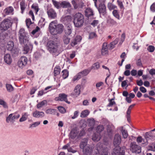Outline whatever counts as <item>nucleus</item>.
Segmentation results:
<instances>
[{
  "label": "nucleus",
  "instance_id": "nucleus-31",
  "mask_svg": "<svg viewBox=\"0 0 155 155\" xmlns=\"http://www.w3.org/2000/svg\"><path fill=\"white\" fill-rule=\"evenodd\" d=\"M91 70L90 68H88L86 69H84L82 71L79 73V74H80L81 75V77L86 76L91 71Z\"/></svg>",
  "mask_w": 155,
  "mask_h": 155
},
{
  "label": "nucleus",
  "instance_id": "nucleus-45",
  "mask_svg": "<svg viewBox=\"0 0 155 155\" xmlns=\"http://www.w3.org/2000/svg\"><path fill=\"white\" fill-rule=\"evenodd\" d=\"M118 42V39H116L113 41L111 42L110 45V48L111 49H112L114 48L115 45L117 44Z\"/></svg>",
  "mask_w": 155,
  "mask_h": 155
},
{
  "label": "nucleus",
  "instance_id": "nucleus-51",
  "mask_svg": "<svg viewBox=\"0 0 155 155\" xmlns=\"http://www.w3.org/2000/svg\"><path fill=\"white\" fill-rule=\"evenodd\" d=\"M72 32V30L71 27L68 26L66 30L65 31V33L67 35H70Z\"/></svg>",
  "mask_w": 155,
  "mask_h": 155
},
{
  "label": "nucleus",
  "instance_id": "nucleus-16",
  "mask_svg": "<svg viewBox=\"0 0 155 155\" xmlns=\"http://www.w3.org/2000/svg\"><path fill=\"white\" fill-rule=\"evenodd\" d=\"M98 10L100 14L104 15L106 13V7L104 4H100L98 8Z\"/></svg>",
  "mask_w": 155,
  "mask_h": 155
},
{
  "label": "nucleus",
  "instance_id": "nucleus-12",
  "mask_svg": "<svg viewBox=\"0 0 155 155\" xmlns=\"http://www.w3.org/2000/svg\"><path fill=\"white\" fill-rule=\"evenodd\" d=\"M79 131L76 129L71 130L69 134V139H74L76 137L78 138Z\"/></svg>",
  "mask_w": 155,
  "mask_h": 155
},
{
  "label": "nucleus",
  "instance_id": "nucleus-6",
  "mask_svg": "<svg viewBox=\"0 0 155 155\" xmlns=\"http://www.w3.org/2000/svg\"><path fill=\"white\" fill-rule=\"evenodd\" d=\"M125 148L120 146H116L113 150L112 155H124Z\"/></svg>",
  "mask_w": 155,
  "mask_h": 155
},
{
  "label": "nucleus",
  "instance_id": "nucleus-46",
  "mask_svg": "<svg viewBox=\"0 0 155 155\" xmlns=\"http://www.w3.org/2000/svg\"><path fill=\"white\" fill-rule=\"evenodd\" d=\"M114 100V98H112L111 99L109 100L108 101L109 103L107 105V106L108 107H112L113 105H115L116 104V103Z\"/></svg>",
  "mask_w": 155,
  "mask_h": 155
},
{
  "label": "nucleus",
  "instance_id": "nucleus-17",
  "mask_svg": "<svg viewBox=\"0 0 155 155\" xmlns=\"http://www.w3.org/2000/svg\"><path fill=\"white\" fill-rule=\"evenodd\" d=\"M92 151V148L88 146L85 147L83 151L84 155H91Z\"/></svg>",
  "mask_w": 155,
  "mask_h": 155
},
{
  "label": "nucleus",
  "instance_id": "nucleus-5",
  "mask_svg": "<svg viewBox=\"0 0 155 155\" xmlns=\"http://www.w3.org/2000/svg\"><path fill=\"white\" fill-rule=\"evenodd\" d=\"M57 45L56 43L53 41H49L47 44L48 50L51 53L56 52L57 50Z\"/></svg>",
  "mask_w": 155,
  "mask_h": 155
},
{
  "label": "nucleus",
  "instance_id": "nucleus-24",
  "mask_svg": "<svg viewBox=\"0 0 155 155\" xmlns=\"http://www.w3.org/2000/svg\"><path fill=\"white\" fill-rule=\"evenodd\" d=\"M101 138V135L99 133H95L92 136V140L94 142H97Z\"/></svg>",
  "mask_w": 155,
  "mask_h": 155
},
{
  "label": "nucleus",
  "instance_id": "nucleus-1",
  "mask_svg": "<svg viewBox=\"0 0 155 155\" xmlns=\"http://www.w3.org/2000/svg\"><path fill=\"white\" fill-rule=\"evenodd\" d=\"M49 29L51 34L55 35L62 33L64 30V26L62 24H58L56 21H54L49 24Z\"/></svg>",
  "mask_w": 155,
  "mask_h": 155
},
{
  "label": "nucleus",
  "instance_id": "nucleus-13",
  "mask_svg": "<svg viewBox=\"0 0 155 155\" xmlns=\"http://www.w3.org/2000/svg\"><path fill=\"white\" fill-rule=\"evenodd\" d=\"M121 137L118 134H116L114 137V146H118L121 143Z\"/></svg>",
  "mask_w": 155,
  "mask_h": 155
},
{
  "label": "nucleus",
  "instance_id": "nucleus-14",
  "mask_svg": "<svg viewBox=\"0 0 155 155\" xmlns=\"http://www.w3.org/2000/svg\"><path fill=\"white\" fill-rule=\"evenodd\" d=\"M81 88V86L80 85H78L75 87L74 92L71 94V96H74V97H78L80 94Z\"/></svg>",
  "mask_w": 155,
  "mask_h": 155
},
{
  "label": "nucleus",
  "instance_id": "nucleus-3",
  "mask_svg": "<svg viewBox=\"0 0 155 155\" xmlns=\"http://www.w3.org/2000/svg\"><path fill=\"white\" fill-rule=\"evenodd\" d=\"M84 21V16L82 14L78 12L74 15L73 22L75 27L77 28L81 27L83 25Z\"/></svg>",
  "mask_w": 155,
  "mask_h": 155
},
{
  "label": "nucleus",
  "instance_id": "nucleus-61",
  "mask_svg": "<svg viewBox=\"0 0 155 155\" xmlns=\"http://www.w3.org/2000/svg\"><path fill=\"white\" fill-rule=\"evenodd\" d=\"M0 105H2L5 108L7 107L6 102L1 99H0Z\"/></svg>",
  "mask_w": 155,
  "mask_h": 155
},
{
  "label": "nucleus",
  "instance_id": "nucleus-36",
  "mask_svg": "<svg viewBox=\"0 0 155 155\" xmlns=\"http://www.w3.org/2000/svg\"><path fill=\"white\" fill-rule=\"evenodd\" d=\"M61 8H70L71 7V5L69 2L64 1L61 2Z\"/></svg>",
  "mask_w": 155,
  "mask_h": 155
},
{
  "label": "nucleus",
  "instance_id": "nucleus-40",
  "mask_svg": "<svg viewBox=\"0 0 155 155\" xmlns=\"http://www.w3.org/2000/svg\"><path fill=\"white\" fill-rule=\"evenodd\" d=\"M47 104V101L45 100H43L37 104V108L38 109H39Z\"/></svg>",
  "mask_w": 155,
  "mask_h": 155
},
{
  "label": "nucleus",
  "instance_id": "nucleus-32",
  "mask_svg": "<svg viewBox=\"0 0 155 155\" xmlns=\"http://www.w3.org/2000/svg\"><path fill=\"white\" fill-rule=\"evenodd\" d=\"M12 54L15 57L17 56L19 52L18 49L15 47H14L10 51Z\"/></svg>",
  "mask_w": 155,
  "mask_h": 155
},
{
  "label": "nucleus",
  "instance_id": "nucleus-39",
  "mask_svg": "<svg viewBox=\"0 0 155 155\" xmlns=\"http://www.w3.org/2000/svg\"><path fill=\"white\" fill-rule=\"evenodd\" d=\"M61 73L62 74V77L64 79H66L68 76L69 72L66 69L63 70Z\"/></svg>",
  "mask_w": 155,
  "mask_h": 155
},
{
  "label": "nucleus",
  "instance_id": "nucleus-44",
  "mask_svg": "<svg viewBox=\"0 0 155 155\" xmlns=\"http://www.w3.org/2000/svg\"><path fill=\"white\" fill-rule=\"evenodd\" d=\"M56 110L54 109H48L45 111V113L47 114H54Z\"/></svg>",
  "mask_w": 155,
  "mask_h": 155
},
{
  "label": "nucleus",
  "instance_id": "nucleus-28",
  "mask_svg": "<svg viewBox=\"0 0 155 155\" xmlns=\"http://www.w3.org/2000/svg\"><path fill=\"white\" fill-rule=\"evenodd\" d=\"M13 11L14 9L13 7L12 6H9L5 8L4 11V12L6 15H8L12 14Z\"/></svg>",
  "mask_w": 155,
  "mask_h": 155
},
{
  "label": "nucleus",
  "instance_id": "nucleus-22",
  "mask_svg": "<svg viewBox=\"0 0 155 155\" xmlns=\"http://www.w3.org/2000/svg\"><path fill=\"white\" fill-rule=\"evenodd\" d=\"M85 15L88 18L94 15V14L93 10L91 8H87L85 11Z\"/></svg>",
  "mask_w": 155,
  "mask_h": 155
},
{
  "label": "nucleus",
  "instance_id": "nucleus-7",
  "mask_svg": "<svg viewBox=\"0 0 155 155\" xmlns=\"http://www.w3.org/2000/svg\"><path fill=\"white\" fill-rule=\"evenodd\" d=\"M144 137L145 140H143L144 143L143 144L148 143V141L150 140H153L154 139L155 137L151 131L146 132L145 134Z\"/></svg>",
  "mask_w": 155,
  "mask_h": 155
},
{
  "label": "nucleus",
  "instance_id": "nucleus-58",
  "mask_svg": "<svg viewBox=\"0 0 155 155\" xmlns=\"http://www.w3.org/2000/svg\"><path fill=\"white\" fill-rule=\"evenodd\" d=\"M58 108L59 112L61 113L64 114L66 112L65 108L63 107L59 106L58 107Z\"/></svg>",
  "mask_w": 155,
  "mask_h": 155
},
{
  "label": "nucleus",
  "instance_id": "nucleus-64",
  "mask_svg": "<svg viewBox=\"0 0 155 155\" xmlns=\"http://www.w3.org/2000/svg\"><path fill=\"white\" fill-rule=\"evenodd\" d=\"M103 84L104 83L102 82H100L97 83L96 84V88L98 89L99 87H100L101 86H103Z\"/></svg>",
  "mask_w": 155,
  "mask_h": 155
},
{
  "label": "nucleus",
  "instance_id": "nucleus-35",
  "mask_svg": "<svg viewBox=\"0 0 155 155\" xmlns=\"http://www.w3.org/2000/svg\"><path fill=\"white\" fill-rule=\"evenodd\" d=\"M52 2L54 6L57 9L61 8V2H58L55 0H52Z\"/></svg>",
  "mask_w": 155,
  "mask_h": 155
},
{
  "label": "nucleus",
  "instance_id": "nucleus-50",
  "mask_svg": "<svg viewBox=\"0 0 155 155\" xmlns=\"http://www.w3.org/2000/svg\"><path fill=\"white\" fill-rule=\"evenodd\" d=\"M31 8L34 10L36 14H37L39 10V8L37 4H33L31 6Z\"/></svg>",
  "mask_w": 155,
  "mask_h": 155
},
{
  "label": "nucleus",
  "instance_id": "nucleus-27",
  "mask_svg": "<svg viewBox=\"0 0 155 155\" xmlns=\"http://www.w3.org/2000/svg\"><path fill=\"white\" fill-rule=\"evenodd\" d=\"M87 139L85 138H84L80 145V148L83 149L85 147L87 146Z\"/></svg>",
  "mask_w": 155,
  "mask_h": 155
},
{
  "label": "nucleus",
  "instance_id": "nucleus-54",
  "mask_svg": "<svg viewBox=\"0 0 155 155\" xmlns=\"http://www.w3.org/2000/svg\"><path fill=\"white\" fill-rule=\"evenodd\" d=\"M25 45V46L23 48V53L24 54H26L28 52L30 49L28 46V45Z\"/></svg>",
  "mask_w": 155,
  "mask_h": 155
},
{
  "label": "nucleus",
  "instance_id": "nucleus-33",
  "mask_svg": "<svg viewBox=\"0 0 155 155\" xmlns=\"http://www.w3.org/2000/svg\"><path fill=\"white\" fill-rule=\"evenodd\" d=\"M87 122L88 125L91 127V129H92L95 124V121L93 118H89L87 120Z\"/></svg>",
  "mask_w": 155,
  "mask_h": 155
},
{
  "label": "nucleus",
  "instance_id": "nucleus-18",
  "mask_svg": "<svg viewBox=\"0 0 155 155\" xmlns=\"http://www.w3.org/2000/svg\"><path fill=\"white\" fill-rule=\"evenodd\" d=\"M33 116L36 118L42 117L45 116V114L42 111L36 110L33 113Z\"/></svg>",
  "mask_w": 155,
  "mask_h": 155
},
{
  "label": "nucleus",
  "instance_id": "nucleus-60",
  "mask_svg": "<svg viewBox=\"0 0 155 155\" xmlns=\"http://www.w3.org/2000/svg\"><path fill=\"white\" fill-rule=\"evenodd\" d=\"M26 26L28 28H29L30 25L32 24L31 20L30 18H28L26 20Z\"/></svg>",
  "mask_w": 155,
  "mask_h": 155
},
{
  "label": "nucleus",
  "instance_id": "nucleus-29",
  "mask_svg": "<svg viewBox=\"0 0 155 155\" xmlns=\"http://www.w3.org/2000/svg\"><path fill=\"white\" fill-rule=\"evenodd\" d=\"M6 47L7 50L10 51L14 47L13 42L12 41H8V43Z\"/></svg>",
  "mask_w": 155,
  "mask_h": 155
},
{
  "label": "nucleus",
  "instance_id": "nucleus-49",
  "mask_svg": "<svg viewBox=\"0 0 155 155\" xmlns=\"http://www.w3.org/2000/svg\"><path fill=\"white\" fill-rule=\"evenodd\" d=\"M6 87L7 90L9 92H11L13 90V87L12 86L9 84H6Z\"/></svg>",
  "mask_w": 155,
  "mask_h": 155
},
{
  "label": "nucleus",
  "instance_id": "nucleus-25",
  "mask_svg": "<svg viewBox=\"0 0 155 155\" xmlns=\"http://www.w3.org/2000/svg\"><path fill=\"white\" fill-rule=\"evenodd\" d=\"M20 5L21 10V13L22 14H23L24 11H25L27 6V5L25 3V0H20Z\"/></svg>",
  "mask_w": 155,
  "mask_h": 155
},
{
  "label": "nucleus",
  "instance_id": "nucleus-19",
  "mask_svg": "<svg viewBox=\"0 0 155 155\" xmlns=\"http://www.w3.org/2000/svg\"><path fill=\"white\" fill-rule=\"evenodd\" d=\"M135 105V104H134L130 105L127 110L126 112V117H127V121L129 122L130 121V114L131 113V111Z\"/></svg>",
  "mask_w": 155,
  "mask_h": 155
},
{
  "label": "nucleus",
  "instance_id": "nucleus-9",
  "mask_svg": "<svg viewBox=\"0 0 155 155\" xmlns=\"http://www.w3.org/2000/svg\"><path fill=\"white\" fill-rule=\"evenodd\" d=\"M71 2L75 9L82 8L84 5V3L79 2L78 0H73Z\"/></svg>",
  "mask_w": 155,
  "mask_h": 155
},
{
  "label": "nucleus",
  "instance_id": "nucleus-48",
  "mask_svg": "<svg viewBox=\"0 0 155 155\" xmlns=\"http://www.w3.org/2000/svg\"><path fill=\"white\" fill-rule=\"evenodd\" d=\"M70 38L68 36H64L63 37V40L64 43L65 44H68L70 41Z\"/></svg>",
  "mask_w": 155,
  "mask_h": 155
},
{
  "label": "nucleus",
  "instance_id": "nucleus-21",
  "mask_svg": "<svg viewBox=\"0 0 155 155\" xmlns=\"http://www.w3.org/2000/svg\"><path fill=\"white\" fill-rule=\"evenodd\" d=\"M81 37L80 36H77L73 40L71 43V45L72 46H74L77 44L78 42H79L81 40Z\"/></svg>",
  "mask_w": 155,
  "mask_h": 155
},
{
  "label": "nucleus",
  "instance_id": "nucleus-4",
  "mask_svg": "<svg viewBox=\"0 0 155 155\" xmlns=\"http://www.w3.org/2000/svg\"><path fill=\"white\" fill-rule=\"evenodd\" d=\"M12 23V21L11 18H8L4 19L1 24V29L4 31L7 30L11 26Z\"/></svg>",
  "mask_w": 155,
  "mask_h": 155
},
{
  "label": "nucleus",
  "instance_id": "nucleus-15",
  "mask_svg": "<svg viewBox=\"0 0 155 155\" xmlns=\"http://www.w3.org/2000/svg\"><path fill=\"white\" fill-rule=\"evenodd\" d=\"M47 14L49 18L54 19L57 17V13L53 8H50L47 11Z\"/></svg>",
  "mask_w": 155,
  "mask_h": 155
},
{
  "label": "nucleus",
  "instance_id": "nucleus-26",
  "mask_svg": "<svg viewBox=\"0 0 155 155\" xmlns=\"http://www.w3.org/2000/svg\"><path fill=\"white\" fill-rule=\"evenodd\" d=\"M107 45V43H104L103 45L102 49L101 50V53L103 55H105L107 53L108 49Z\"/></svg>",
  "mask_w": 155,
  "mask_h": 155
},
{
  "label": "nucleus",
  "instance_id": "nucleus-57",
  "mask_svg": "<svg viewBox=\"0 0 155 155\" xmlns=\"http://www.w3.org/2000/svg\"><path fill=\"white\" fill-rule=\"evenodd\" d=\"M147 51L150 52H153L155 50V47L153 45H149L147 48Z\"/></svg>",
  "mask_w": 155,
  "mask_h": 155
},
{
  "label": "nucleus",
  "instance_id": "nucleus-43",
  "mask_svg": "<svg viewBox=\"0 0 155 155\" xmlns=\"http://www.w3.org/2000/svg\"><path fill=\"white\" fill-rule=\"evenodd\" d=\"M99 67L100 65L99 63L98 62H96L92 65L90 69H91V70L93 69L97 70L99 68Z\"/></svg>",
  "mask_w": 155,
  "mask_h": 155
},
{
  "label": "nucleus",
  "instance_id": "nucleus-56",
  "mask_svg": "<svg viewBox=\"0 0 155 155\" xmlns=\"http://www.w3.org/2000/svg\"><path fill=\"white\" fill-rule=\"evenodd\" d=\"M104 129V127L102 125H99L97 128L96 130L98 133H100Z\"/></svg>",
  "mask_w": 155,
  "mask_h": 155
},
{
  "label": "nucleus",
  "instance_id": "nucleus-41",
  "mask_svg": "<svg viewBox=\"0 0 155 155\" xmlns=\"http://www.w3.org/2000/svg\"><path fill=\"white\" fill-rule=\"evenodd\" d=\"M107 23L112 25H117V22L115 21L111 18L108 19L107 20Z\"/></svg>",
  "mask_w": 155,
  "mask_h": 155
},
{
  "label": "nucleus",
  "instance_id": "nucleus-2",
  "mask_svg": "<svg viewBox=\"0 0 155 155\" xmlns=\"http://www.w3.org/2000/svg\"><path fill=\"white\" fill-rule=\"evenodd\" d=\"M18 36L19 41L21 45H23L29 44V37L23 28H21L19 30Z\"/></svg>",
  "mask_w": 155,
  "mask_h": 155
},
{
  "label": "nucleus",
  "instance_id": "nucleus-10",
  "mask_svg": "<svg viewBox=\"0 0 155 155\" xmlns=\"http://www.w3.org/2000/svg\"><path fill=\"white\" fill-rule=\"evenodd\" d=\"M130 150L133 152L139 153L141 152V147L136 144V143H131Z\"/></svg>",
  "mask_w": 155,
  "mask_h": 155
},
{
  "label": "nucleus",
  "instance_id": "nucleus-30",
  "mask_svg": "<svg viewBox=\"0 0 155 155\" xmlns=\"http://www.w3.org/2000/svg\"><path fill=\"white\" fill-rule=\"evenodd\" d=\"M61 69L59 66H56L54 69V74L56 76L59 74L60 73Z\"/></svg>",
  "mask_w": 155,
  "mask_h": 155
},
{
  "label": "nucleus",
  "instance_id": "nucleus-52",
  "mask_svg": "<svg viewBox=\"0 0 155 155\" xmlns=\"http://www.w3.org/2000/svg\"><path fill=\"white\" fill-rule=\"evenodd\" d=\"M107 7L110 10L117 8V6L110 3H109L108 4Z\"/></svg>",
  "mask_w": 155,
  "mask_h": 155
},
{
  "label": "nucleus",
  "instance_id": "nucleus-42",
  "mask_svg": "<svg viewBox=\"0 0 155 155\" xmlns=\"http://www.w3.org/2000/svg\"><path fill=\"white\" fill-rule=\"evenodd\" d=\"M108 149L106 147H102L101 153L100 155H109L108 153Z\"/></svg>",
  "mask_w": 155,
  "mask_h": 155
},
{
  "label": "nucleus",
  "instance_id": "nucleus-55",
  "mask_svg": "<svg viewBox=\"0 0 155 155\" xmlns=\"http://www.w3.org/2000/svg\"><path fill=\"white\" fill-rule=\"evenodd\" d=\"M80 74L78 73L74 76L73 78L72 81L74 82L79 80L81 77V75Z\"/></svg>",
  "mask_w": 155,
  "mask_h": 155
},
{
  "label": "nucleus",
  "instance_id": "nucleus-34",
  "mask_svg": "<svg viewBox=\"0 0 155 155\" xmlns=\"http://www.w3.org/2000/svg\"><path fill=\"white\" fill-rule=\"evenodd\" d=\"M29 116V114L27 112L25 113L22 114V117L20 119L19 121L22 122L25 121Z\"/></svg>",
  "mask_w": 155,
  "mask_h": 155
},
{
  "label": "nucleus",
  "instance_id": "nucleus-8",
  "mask_svg": "<svg viewBox=\"0 0 155 155\" xmlns=\"http://www.w3.org/2000/svg\"><path fill=\"white\" fill-rule=\"evenodd\" d=\"M27 61L28 59L26 57H21L18 61V65L19 67L23 68L26 65Z\"/></svg>",
  "mask_w": 155,
  "mask_h": 155
},
{
  "label": "nucleus",
  "instance_id": "nucleus-20",
  "mask_svg": "<svg viewBox=\"0 0 155 155\" xmlns=\"http://www.w3.org/2000/svg\"><path fill=\"white\" fill-rule=\"evenodd\" d=\"M102 147V144L99 143L96 145L97 151L94 153L93 155H100L101 153Z\"/></svg>",
  "mask_w": 155,
  "mask_h": 155
},
{
  "label": "nucleus",
  "instance_id": "nucleus-47",
  "mask_svg": "<svg viewBox=\"0 0 155 155\" xmlns=\"http://www.w3.org/2000/svg\"><path fill=\"white\" fill-rule=\"evenodd\" d=\"M121 132L123 137L124 138H126L128 136L127 132V130H125V129H123V127H122Z\"/></svg>",
  "mask_w": 155,
  "mask_h": 155
},
{
  "label": "nucleus",
  "instance_id": "nucleus-59",
  "mask_svg": "<svg viewBox=\"0 0 155 155\" xmlns=\"http://www.w3.org/2000/svg\"><path fill=\"white\" fill-rule=\"evenodd\" d=\"M148 150L155 151V143H153L150 146H149Z\"/></svg>",
  "mask_w": 155,
  "mask_h": 155
},
{
  "label": "nucleus",
  "instance_id": "nucleus-37",
  "mask_svg": "<svg viewBox=\"0 0 155 155\" xmlns=\"http://www.w3.org/2000/svg\"><path fill=\"white\" fill-rule=\"evenodd\" d=\"M113 16L117 18L118 20L120 19V15L119 12L116 10H114L112 12Z\"/></svg>",
  "mask_w": 155,
  "mask_h": 155
},
{
  "label": "nucleus",
  "instance_id": "nucleus-23",
  "mask_svg": "<svg viewBox=\"0 0 155 155\" xmlns=\"http://www.w3.org/2000/svg\"><path fill=\"white\" fill-rule=\"evenodd\" d=\"M4 60L5 63L10 64L12 62V59L10 55L9 54H6L4 55Z\"/></svg>",
  "mask_w": 155,
  "mask_h": 155
},
{
  "label": "nucleus",
  "instance_id": "nucleus-38",
  "mask_svg": "<svg viewBox=\"0 0 155 155\" xmlns=\"http://www.w3.org/2000/svg\"><path fill=\"white\" fill-rule=\"evenodd\" d=\"M90 112L88 110H83L81 113V117H86L89 114Z\"/></svg>",
  "mask_w": 155,
  "mask_h": 155
},
{
  "label": "nucleus",
  "instance_id": "nucleus-63",
  "mask_svg": "<svg viewBox=\"0 0 155 155\" xmlns=\"http://www.w3.org/2000/svg\"><path fill=\"white\" fill-rule=\"evenodd\" d=\"M96 36L97 35L94 32H92L90 34L89 38L91 39L96 37Z\"/></svg>",
  "mask_w": 155,
  "mask_h": 155
},
{
  "label": "nucleus",
  "instance_id": "nucleus-11",
  "mask_svg": "<svg viewBox=\"0 0 155 155\" xmlns=\"http://www.w3.org/2000/svg\"><path fill=\"white\" fill-rule=\"evenodd\" d=\"M67 97V95L65 94H59V96L58 97L55 98V100L56 101H64L66 103H67L68 104H70V102L68 101Z\"/></svg>",
  "mask_w": 155,
  "mask_h": 155
},
{
  "label": "nucleus",
  "instance_id": "nucleus-53",
  "mask_svg": "<svg viewBox=\"0 0 155 155\" xmlns=\"http://www.w3.org/2000/svg\"><path fill=\"white\" fill-rule=\"evenodd\" d=\"M40 124V121H37L35 122L34 123L32 124H30V125L29 128H33L35 127L38 125H39Z\"/></svg>",
  "mask_w": 155,
  "mask_h": 155
},
{
  "label": "nucleus",
  "instance_id": "nucleus-62",
  "mask_svg": "<svg viewBox=\"0 0 155 155\" xmlns=\"http://www.w3.org/2000/svg\"><path fill=\"white\" fill-rule=\"evenodd\" d=\"M99 23V21L97 20H94L91 23V25L94 27L97 26Z\"/></svg>",
  "mask_w": 155,
  "mask_h": 155
}]
</instances>
